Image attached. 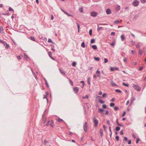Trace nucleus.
Returning <instances> with one entry per match:
<instances>
[{"instance_id":"32","label":"nucleus","mask_w":146,"mask_h":146,"mask_svg":"<svg viewBox=\"0 0 146 146\" xmlns=\"http://www.w3.org/2000/svg\"><path fill=\"white\" fill-rule=\"evenodd\" d=\"M115 105L114 103H111L110 104V106L111 107H113Z\"/></svg>"},{"instance_id":"56","label":"nucleus","mask_w":146,"mask_h":146,"mask_svg":"<svg viewBox=\"0 0 146 146\" xmlns=\"http://www.w3.org/2000/svg\"><path fill=\"white\" fill-rule=\"evenodd\" d=\"M111 34L113 36H114L115 35V33L114 32H112L111 33Z\"/></svg>"},{"instance_id":"52","label":"nucleus","mask_w":146,"mask_h":146,"mask_svg":"<svg viewBox=\"0 0 146 146\" xmlns=\"http://www.w3.org/2000/svg\"><path fill=\"white\" fill-rule=\"evenodd\" d=\"M79 10L80 12H82L83 11V8H80L79 9Z\"/></svg>"},{"instance_id":"27","label":"nucleus","mask_w":146,"mask_h":146,"mask_svg":"<svg viewBox=\"0 0 146 146\" xmlns=\"http://www.w3.org/2000/svg\"><path fill=\"white\" fill-rule=\"evenodd\" d=\"M115 91L117 92L121 93V91L119 89L115 90Z\"/></svg>"},{"instance_id":"9","label":"nucleus","mask_w":146,"mask_h":146,"mask_svg":"<svg viewBox=\"0 0 146 146\" xmlns=\"http://www.w3.org/2000/svg\"><path fill=\"white\" fill-rule=\"evenodd\" d=\"M73 90L74 93L76 94L78 92L79 89L78 87H75L74 88Z\"/></svg>"},{"instance_id":"25","label":"nucleus","mask_w":146,"mask_h":146,"mask_svg":"<svg viewBox=\"0 0 146 146\" xmlns=\"http://www.w3.org/2000/svg\"><path fill=\"white\" fill-rule=\"evenodd\" d=\"M122 84L124 86L128 87L129 86V85L128 84H126L124 82L122 83Z\"/></svg>"},{"instance_id":"15","label":"nucleus","mask_w":146,"mask_h":146,"mask_svg":"<svg viewBox=\"0 0 146 146\" xmlns=\"http://www.w3.org/2000/svg\"><path fill=\"white\" fill-rule=\"evenodd\" d=\"M121 38L122 41H123L125 38V37L124 36V35H121Z\"/></svg>"},{"instance_id":"11","label":"nucleus","mask_w":146,"mask_h":146,"mask_svg":"<svg viewBox=\"0 0 146 146\" xmlns=\"http://www.w3.org/2000/svg\"><path fill=\"white\" fill-rule=\"evenodd\" d=\"M115 70H118L119 69L118 68H115L113 67H111L110 68V71H114Z\"/></svg>"},{"instance_id":"33","label":"nucleus","mask_w":146,"mask_h":146,"mask_svg":"<svg viewBox=\"0 0 146 146\" xmlns=\"http://www.w3.org/2000/svg\"><path fill=\"white\" fill-rule=\"evenodd\" d=\"M99 111L100 112H102L104 111V110L102 109H99Z\"/></svg>"},{"instance_id":"10","label":"nucleus","mask_w":146,"mask_h":146,"mask_svg":"<svg viewBox=\"0 0 146 146\" xmlns=\"http://www.w3.org/2000/svg\"><path fill=\"white\" fill-rule=\"evenodd\" d=\"M106 13L107 14H110L111 13V11L110 9H108L106 10Z\"/></svg>"},{"instance_id":"12","label":"nucleus","mask_w":146,"mask_h":146,"mask_svg":"<svg viewBox=\"0 0 146 146\" xmlns=\"http://www.w3.org/2000/svg\"><path fill=\"white\" fill-rule=\"evenodd\" d=\"M48 55L49 56L52 60H54V58H53L52 56V54L51 52L49 51L48 52Z\"/></svg>"},{"instance_id":"49","label":"nucleus","mask_w":146,"mask_h":146,"mask_svg":"<svg viewBox=\"0 0 146 146\" xmlns=\"http://www.w3.org/2000/svg\"><path fill=\"white\" fill-rule=\"evenodd\" d=\"M97 77H98L95 74H94L93 76V78H97Z\"/></svg>"},{"instance_id":"23","label":"nucleus","mask_w":146,"mask_h":146,"mask_svg":"<svg viewBox=\"0 0 146 146\" xmlns=\"http://www.w3.org/2000/svg\"><path fill=\"white\" fill-rule=\"evenodd\" d=\"M95 40L94 39H92L90 41V42L91 43H93L95 42Z\"/></svg>"},{"instance_id":"35","label":"nucleus","mask_w":146,"mask_h":146,"mask_svg":"<svg viewBox=\"0 0 146 146\" xmlns=\"http://www.w3.org/2000/svg\"><path fill=\"white\" fill-rule=\"evenodd\" d=\"M120 129V128L119 127H117L116 128V130L117 131H118Z\"/></svg>"},{"instance_id":"3","label":"nucleus","mask_w":146,"mask_h":146,"mask_svg":"<svg viewBox=\"0 0 146 146\" xmlns=\"http://www.w3.org/2000/svg\"><path fill=\"white\" fill-rule=\"evenodd\" d=\"M93 122L94 124V125L95 127H96L98 126V121L97 119L95 117H94L93 119Z\"/></svg>"},{"instance_id":"31","label":"nucleus","mask_w":146,"mask_h":146,"mask_svg":"<svg viewBox=\"0 0 146 146\" xmlns=\"http://www.w3.org/2000/svg\"><path fill=\"white\" fill-rule=\"evenodd\" d=\"M110 44L111 46H113L115 44V42H112Z\"/></svg>"},{"instance_id":"7","label":"nucleus","mask_w":146,"mask_h":146,"mask_svg":"<svg viewBox=\"0 0 146 146\" xmlns=\"http://www.w3.org/2000/svg\"><path fill=\"white\" fill-rule=\"evenodd\" d=\"M99 25H107L106 23H104V24H98L97 27V31H99L101 29H102L103 28V27H100L99 26Z\"/></svg>"},{"instance_id":"2","label":"nucleus","mask_w":146,"mask_h":146,"mask_svg":"<svg viewBox=\"0 0 146 146\" xmlns=\"http://www.w3.org/2000/svg\"><path fill=\"white\" fill-rule=\"evenodd\" d=\"M133 87L135 90L137 91H140L141 90V88L137 85L133 84Z\"/></svg>"},{"instance_id":"14","label":"nucleus","mask_w":146,"mask_h":146,"mask_svg":"<svg viewBox=\"0 0 146 146\" xmlns=\"http://www.w3.org/2000/svg\"><path fill=\"white\" fill-rule=\"evenodd\" d=\"M4 45L5 46V47L6 48H8L9 47V46L8 44H7L5 42H4V43H3Z\"/></svg>"},{"instance_id":"60","label":"nucleus","mask_w":146,"mask_h":146,"mask_svg":"<svg viewBox=\"0 0 146 146\" xmlns=\"http://www.w3.org/2000/svg\"><path fill=\"white\" fill-rule=\"evenodd\" d=\"M81 83L83 84V86L84 85V82L83 81H82L81 82Z\"/></svg>"},{"instance_id":"19","label":"nucleus","mask_w":146,"mask_h":146,"mask_svg":"<svg viewBox=\"0 0 146 146\" xmlns=\"http://www.w3.org/2000/svg\"><path fill=\"white\" fill-rule=\"evenodd\" d=\"M29 38L33 41H35V38L33 37H30Z\"/></svg>"},{"instance_id":"29","label":"nucleus","mask_w":146,"mask_h":146,"mask_svg":"<svg viewBox=\"0 0 146 146\" xmlns=\"http://www.w3.org/2000/svg\"><path fill=\"white\" fill-rule=\"evenodd\" d=\"M141 2L142 3H144L146 2V0H140Z\"/></svg>"},{"instance_id":"43","label":"nucleus","mask_w":146,"mask_h":146,"mask_svg":"<svg viewBox=\"0 0 146 146\" xmlns=\"http://www.w3.org/2000/svg\"><path fill=\"white\" fill-rule=\"evenodd\" d=\"M120 134H121V135H123V130H121L120 131Z\"/></svg>"},{"instance_id":"48","label":"nucleus","mask_w":146,"mask_h":146,"mask_svg":"<svg viewBox=\"0 0 146 146\" xmlns=\"http://www.w3.org/2000/svg\"><path fill=\"white\" fill-rule=\"evenodd\" d=\"M100 133L101 135L103 134V133L102 130H101V129L100 130Z\"/></svg>"},{"instance_id":"37","label":"nucleus","mask_w":146,"mask_h":146,"mask_svg":"<svg viewBox=\"0 0 146 146\" xmlns=\"http://www.w3.org/2000/svg\"><path fill=\"white\" fill-rule=\"evenodd\" d=\"M106 95H107V94H106L105 93H104L103 94L102 97H103V98H105L106 97Z\"/></svg>"},{"instance_id":"24","label":"nucleus","mask_w":146,"mask_h":146,"mask_svg":"<svg viewBox=\"0 0 146 146\" xmlns=\"http://www.w3.org/2000/svg\"><path fill=\"white\" fill-rule=\"evenodd\" d=\"M99 102L101 104H104L105 103V102L102 100H99Z\"/></svg>"},{"instance_id":"17","label":"nucleus","mask_w":146,"mask_h":146,"mask_svg":"<svg viewBox=\"0 0 146 146\" xmlns=\"http://www.w3.org/2000/svg\"><path fill=\"white\" fill-rule=\"evenodd\" d=\"M82 98L83 99H88V95H86L85 96H83Z\"/></svg>"},{"instance_id":"39","label":"nucleus","mask_w":146,"mask_h":146,"mask_svg":"<svg viewBox=\"0 0 146 146\" xmlns=\"http://www.w3.org/2000/svg\"><path fill=\"white\" fill-rule=\"evenodd\" d=\"M106 107H107V106L106 105H103L102 106V108L104 109H106Z\"/></svg>"},{"instance_id":"8","label":"nucleus","mask_w":146,"mask_h":146,"mask_svg":"<svg viewBox=\"0 0 146 146\" xmlns=\"http://www.w3.org/2000/svg\"><path fill=\"white\" fill-rule=\"evenodd\" d=\"M96 74L97 76L99 78L100 77V72L99 71V69H98L96 71Z\"/></svg>"},{"instance_id":"40","label":"nucleus","mask_w":146,"mask_h":146,"mask_svg":"<svg viewBox=\"0 0 146 146\" xmlns=\"http://www.w3.org/2000/svg\"><path fill=\"white\" fill-rule=\"evenodd\" d=\"M123 141L125 140L126 141H127L128 140L127 138L126 137H124V139L123 140Z\"/></svg>"},{"instance_id":"4","label":"nucleus","mask_w":146,"mask_h":146,"mask_svg":"<svg viewBox=\"0 0 146 146\" xmlns=\"http://www.w3.org/2000/svg\"><path fill=\"white\" fill-rule=\"evenodd\" d=\"M50 125V126L52 127H54V125L53 122L52 120H49L48 121L47 123V125Z\"/></svg>"},{"instance_id":"47","label":"nucleus","mask_w":146,"mask_h":146,"mask_svg":"<svg viewBox=\"0 0 146 146\" xmlns=\"http://www.w3.org/2000/svg\"><path fill=\"white\" fill-rule=\"evenodd\" d=\"M48 42H52V40L50 39H49L48 40Z\"/></svg>"},{"instance_id":"18","label":"nucleus","mask_w":146,"mask_h":146,"mask_svg":"<svg viewBox=\"0 0 146 146\" xmlns=\"http://www.w3.org/2000/svg\"><path fill=\"white\" fill-rule=\"evenodd\" d=\"M81 46L82 47L84 48L85 47V45L84 42H83L81 45Z\"/></svg>"},{"instance_id":"22","label":"nucleus","mask_w":146,"mask_h":146,"mask_svg":"<svg viewBox=\"0 0 146 146\" xmlns=\"http://www.w3.org/2000/svg\"><path fill=\"white\" fill-rule=\"evenodd\" d=\"M59 70H60V72L62 74H63L64 75H65V73L64 72L63 70H61L60 69Z\"/></svg>"},{"instance_id":"1","label":"nucleus","mask_w":146,"mask_h":146,"mask_svg":"<svg viewBox=\"0 0 146 146\" xmlns=\"http://www.w3.org/2000/svg\"><path fill=\"white\" fill-rule=\"evenodd\" d=\"M139 1L137 0H134L132 2V4L134 7H137L139 5Z\"/></svg>"},{"instance_id":"16","label":"nucleus","mask_w":146,"mask_h":146,"mask_svg":"<svg viewBox=\"0 0 146 146\" xmlns=\"http://www.w3.org/2000/svg\"><path fill=\"white\" fill-rule=\"evenodd\" d=\"M92 48L96 50L97 49V47L96 45H93L92 46Z\"/></svg>"},{"instance_id":"64","label":"nucleus","mask_w":146,"mask_h":146,"mask_svg":"<svg viewBox=\"0 0 146 146\" xmlns=\"http://www.w3.org/2000/svg\"><path fill=\"white\" fill-rule=\"evenodd\" d=\"M17 58L18 60H19L20 59H21V58L20 56H17Z\"/></svg>"},{"instance_id":"63","label":"nucleus","mask_w":146,"mask_h":146,"mask_svg":"<svg viewBox=\"0 0 146 146\" xmlns=\"http://www.w3.org/2000/svg\"><path fill=\"white\" fill-rule=\"evenodd\" d=\"M115 100V99L114 98H113L111 100V101L112 102H114Z\"/></svg>"},{"instance_id":"28","label":"nucleus","mask_w":146,"mask_h":146,"mask_svg":"<svg viewBox=\"0 0 146 146\" xmlns=\"http://www.w3.org/2000/svg\"><path fill=\"white\" fill-rule=\"evenodd\" d=\"M89 34L90 36H91L92 35V29H90L89 31Z\"/></svg>"},{"instance_id":"44","label":"nucleus","mask_w":146,"mask_h":146,"mask_svg":"<svg viewBox=\"0 0 146 146\" xmlns=\"http://www.w3.org/2000/svg\"><path fill=\"white\" fill-rule=\"evenodd\" d=\"M109 112L108 111H106V113H105V114L106 115H108L109 114Z\"/></svg>"},{"instance_id":"57","label":"nucleus","mask_w":146,"mask_h":146,"mask_svg":"<svg viewBox=\"0 0 146 146\" xmlns=\"http://www.w3.org/2000/svg\"><path fill=\"white\" fill-rule=\"evenodd\" d=\"M131 43L132 45H134L135 44V42L133 41H131Z\"/></svg>"},{"instance_id":"58","label":"nucleus","mask_w":146,"mask_h":146,"mask_svg":"<svg viewBox=\"0 0 146 146\" xmlns=\"http://www.w3.org/2000/svg\"><path fill=\"white\" fill-rule=\"evenodd\" d=\"M118 109V108L117 107H115L114 108V109L115 110H117Z\"/></svg>"},{"instance_id":"42","label":"nucleus","mask_w":146,"mask_h":146,"mask_svg":"<svg viewBox=\"0 0 146 146\" xmlns=\"http://www.w3.org/2000/svg\"><path fill=\"white\" fill-rule=\"evenodd\" d=\"M111 85L112 86H116V85L115 84V83H113V82H112L111 83Z\"/></svg>"},{"instance_id":"41","label":"nucleus","mask_w":146,"mask_h":146,"mask_svg":"<svg viewBox=\"0 0 146 146\" xmlns=\"http://www.w3.org/2000/svg\"><path fill=\"white\" fill-rule=\"evenodd\" d=\"M65 14L68 16L73 17V15H70L68 13H65Z\"/></svg>"},{"instance_id":"50","label":"nucleus","mask_w":146,"mask_h":146,"mask_svg":"<svg viewBox=\"0 0 146 146\" xmlns=\"http://www.w3.org/2000/svg\"><path fill=\"white\" fill-rule=\"evenodd\" d=\"M9 10L10 11H13V10L11 7L9 8Z\"/></svg>"},{"instance_id":"6","label":"nucleus","mask_w":146,"mask_h":146,"mask_svg":"<svg viewBox=\"0 0 146 146\" xmlns=\"http://www.w3.org/2000/svg\"><path fill=\"white\" fill-rule=\"evenodd\" d=\"M87 123L86 122H85L83 126L85 132L86 133L87 131Z\"/></svg>"},{"instance_id":"36","label":"nucleus","mask_w":146,"mask_h":146,"mask_svg":"<svg viewBox=\"0 0 146 146\" xmlns=\"http://www.w3.org/2000/svg\"><path fill=\"white\" fill-rule=\"evenodd\" d=\"M139 54L141 55L142 54V50H141L139 49Z\"/></svg>"},{"instance_id":"45","label":"nucleus","mask_w":146,"mask_h":146,"mask_svg":"<svg viewBox=\"0 0 146 146\" xmlns=\"http://www.w3.org/2000/svg\"><path fill=\"white\" fill-rule=\"evenodd\" d=\"M123 61L125 62H126L127 61V58H123Z\"/></svg>"},{"instance_id":"53","label":"nucleus","mask_w":146,"mask_h":146,"mask_svg":"<svg viewBox=\"0 0 146 146\" xmlns=\"http://www.w3.org/2000/svg\"><path fill=\"white\" fill-rule=\"evenodd\" d=\"M90 78H89L88 79V84H90Z\"/></svg>"},{"instance_id":"20","label":"nucleus","mask_w":146,"mask_h":146,"mask_svg":"<svg viewBox=\"0 0 146 146\" xmlns=\"http://www.w3.org/2000/svg\"><path fill=\"white\" fill-rule=\"evenodd\" d=\"M24 58L27 60H28L29 59V58L25 54H24Z\"/></svg>"},{"instance_id":"51","label":"nucleus","mask_w":146,"mask_h":146,"mask_svg":"<svg viewBox=\"0 0 146 146\" xmlns=\"http://www.w3.org/2000/svg\"><path fill=\"white\" fill-rule=\"evenodd\" d=\"M136 48H138L139 47V43H138L137 45H136Z\"/></svg>"},{"instance_id":"21","label":"nucleus","mask_w":146,"mask_h":146,"mask_svg":"<svg viewBox=\"0 0 146 146\" xmlns=\"http://www.w3.org/2000/svg\"><path fill=\"white\" fill-rule=\"evenodd\" d=\"M57 120L58 122H63V121L62 120V119L60 118H58Z\"/></svg>"},{"instance_id":"34","label":"nucleus","mask_w":146,"mask_h":146,"mask_svg":"<svg viewBox=\"0 0 146 146\" xmlns=\"http://www.w3.org/2000/svg\"><path fill=\"white\" fill-rule=\"evenodd\" d=\"M104 62L105 63H107L108 62V60L107 58H104Z\"/></svg>"},{"instance_id":"5","label":"nucleus","mask_w":146,"mask_h":146,"mask_svg":"<svg viewBox=\"0 0 146 146\" xmlns=\"http://www.w3.org/2000/svg\"><path fill=\"white\" fill-rule=\"evenodd\" d=\"M90 15L92 17H95L97 16L98 15V13L96 12L92 11L91 12Z\"/></svg>"},{"instance_id":"55","label":"nucleus","mask_w":146,"mask_h":146,"mask_svg":"<svg viewBox=\"0 0 146 146\" xmlns=\"http://www.w3.org/2000/svg\"><path fill=\"white\" fill-rule=\"evenodd\" d=\"M77 25L78 29V30H79L80 28V25H79V24L78 23H77Z\"/></svg>"},{"instance_id":"61","label":"nucleus","mask_w":146,"mask_h":146,"mask_svg":"<svg viewBox=\"0 0 146 146\" xmlns=\"http://www.w3.org/2000/svg\"><path fill=\"white\" fill-rule=\"evenodd\" d=\"M128 143L129 144H130L131 143V140H129L128 141Z\"/></svg>"},{"instance_id":"13","label":"nucleus","mask_w":146,"mask_h":146,"mask_svg":"<svg viewBox=\"0 0 146 146\" xmlns=\"http://www.w3.org/2000/svg\"><path fill=\"white\" fill-rule=\"evenodd\" d=\"M120 6L119 5H118L115 7V10L117 11H118L120 9Z\"/></svg>"},{"instance_id":"30","label":"nucleus","mask_w":146,"mask_h":146,"mask_svg":"<svg viewBox=\"0 0 146 146\" xmlns=\"http://www.w3.org/2000/svg\"><path fill=\"white\" fill-rule=\"evenodd\" d=\"M69 81L70 83V84H71V85L72 86L73 85V82L70 79L69 80Z\"/></svg>"},{"instance_id":"38","label":"nucleus","mask_w":146,"mask_h":146,"mask_svg":"<svg viewBox=\"0 0 146 146\" xmlns=\"http://www.w3.org/2000/svg\"><path fill=\"white\" fill-rule=\"evenodd\" d=\"M115 139H116L117 141H119V137L118 136H116V137H115Z\"/></svg>"},{"instance_id":"46","label":"nucleus","mask_w":146,"mask_h":146,"mask_svg":"<svg viewBox=\"0 0 146 146\" xmlns=\"http://www.w3.org/2000/svg\"><path fill=\"white\" fill-rule=\"evenodd\" d=\"M76 63L75 62H73L72 63V65L73 66H75L76 65Z\"/></svg>"},{"instance_id":"26","label":"nucleus","mask_w":146,"mask_h":146,"mask_svg":"<svg viewBox=\"0 0 146 146\" xmlns=\"http://www.w3.org/2000/svg\"><path fill=\"white\" fill-rule=\"evenodd\" d=\"M94 59L96 60L97 61H99L100 60V58L99 57H95L94 58Z\"/></svg>"},{"instance_id":"54","label":"nucleus","mask_w":146,"mask_h":146,"mask_svg":"<svg viewBox=\"0 0 146 146\" xmlns=\"http://www.w3.org/2000/svg\"><path fill=\"white\" fill-rule=\"evenodd\" d=\"M119 21L118 20H116L114 21V23H119Z\"/></svg>"},{"instance_id":"62","label":"nucleus","mask_w":146,"mask_h":146,"mask_svg":"<svg viewBox=\"0 0 146 146\" xmlns=\"http://www.w3.org/2000/svg\"><path fill=\"white\" fill-rule=\"evenodd\" d=\"M131 53L133 54H134L135 53V52L133 50H131Z\"/></svg>"},{"instance_id":"59","label":"nucleus","mask_w":146,"mask_h":146,"mask_svg":"<svg viewBox=\"0 0 146 146\" xmlns=\"http://www.w3.org/2000/svg\"><path fill=\"white\" fill-rule=\"evenodd\" d=\"M143 69V67H140L139 68V71H141Z\"/></svg>"}]
</instances>
